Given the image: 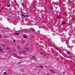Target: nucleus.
Instances as JSON below:
<instances>
[{
	"label": "nucleus",
	"mask_w": 75,
	"mask_h": 75,
	"mask_svg": "<svg viewBox=\"0 0 75 75\" xmlns=\"http://www.w3.org/2000/svg\"><path fill=\"white\" fill-rule=\"evenodd\" d=\"M57 7H55V8H56V9H57Z\"/></svg>",
	"instance_id": "16"
},
{
	"label": "nucleus",
	"mask_w": 75,
	"mask_h": 75,
	"mask_svg": "<svg viewBox=\"0 0 75 75\" xmlns=\"http://www.w3.org/2000/svg\"><path fill=\"white\" fill-rule=\"evenodd\" d=\"M21 4H22V6H23V7H25V6H24V4L23 3H22Z\"/></svg>",
	"instance_id": "5"
},
{
	"label": "nucleus",
	"mask_w": 75,
	"mask_h": 75,
	"mask_svg": "<svg viewBox=\"0 0 75 75\" xmlns=\"http://www.w3.org/2000/svg\"><path fill=\"white\" fill-rule=\"evenodd\" d=\"M56 50H57L58 51H59V50H58V49H57V48H56Z\"/></svg>",
	"instance_id": "14"
},
{
	"label": "nucleus",
	"mask_w": 75,
	"mask_h": 75,
	"mask_svg": "<svg viewBox=\"0 0 75 75\" xmlns=\"http://www.w3.org/2000/svg\"><path fill=\"white\" fill-rule=\"evenodd\" d=\"M33 31H35V30H34V29H33Z\"/></svg>",
	"instance_id": "13"
},
{
	"label": "nucleus",
	"mask_w": 75,
	"mask_h": 75,
	"mask_svg": "<svg viewBox=\"0 0 75 75\" xmlns=\"http://www.w3.org/2000/svg\"><path fill=\"white\" fill-rule=\"evenodd\" d=\"M6 72H5L4 73H3V74H5V73H6Z\"/></svg>",
	"instance_id": "11"
},
{
	"label": "nucleus",
	"mask_w": 75,
	"mask_h": 75,
	"mask_svg": "<svg viewBox=\"0 0 75 75\" xmlns=\"http://www.w3.org/2000/svg\"><path fill=\"white\" fill-rule=\"evenodd\" d=\"M42 54V53L41 52V55Z\"/></svg>",
	"instance_id": "17"
},
{
	"label": "nucleus",
	"mask_w": 75,
	"mask_h": 75,
	"mask_svg": "<svg viewBox=\"0 0 75 75\" xmlns=\"http://www.w3.org/2000/svg\"><path fill=\"white\" fill-rule=\"evenodd\" d=\"M13 42H16V40H13Z\"/></svg>",
	"instance_id": "10"
},
{
	"label": "nucleus",
	"mask_w": 75,
	"mask_h": 75,
	"mask_svg": "<svg viewBox=\"0 0 75 75\" xmlns=\"http://www.w3.org/2000/svg\"><path fill=\"white\" fill-rule=\"evenodd\" d=\"M67 52V54H71V52H70L69 51Z\"/></svg>",
	"instance_id": "7"
},
{
	"label": "nucleus",
	"mask_w": 75,
	"mask_h": 75,
	"mask_svg": "<svg viewBox=\"0 0 75 75\" xmlns=\"http://www.w3.org/2000/svg\"><path fill=\"white\" fill-rule=\"evenodd\" d=\"M50 72L54 74H56V72L55 71L53 70H50Z\"/></svg>",
	"instance_id": "1"
},
{
	"label": "nucleus",
	"mask_w": 75,
	"mask_h": 75,
	"mask_svg": "<svg viewBox=\"0 0 75 75\" xmlns=\"http://www.w3.org/2000/svg\"><path fill=\"white\" fill-rule=\"evenodd\" d=\"M61 23L62 24H63V25H64V24H66L65 22H62Z\"/></svg>",
	"instance_id": "2"
},
{
	"label": "nucleus",
	"mask_w": 75,
	"mask_h": 75,
	"mask_svg": "<svg viewBox=\"0 0 75 75\" xmlns=\"http://www.w3.org/2000/svg\"><path fill=\"white\" fill-rule=\"evenodd\" d=\"M38 67H40L41 68H43V66H40Z\"/></svg>",
	"instance_id": "6"
},
{
	"label": "nucleus",
	"mask_w": 75,
	"mask_h": 75,
	"mask_svg": "<svg viewBox=\"0 0 75 75\" xmlns=\"http://www.w3.org/2000/svg\"><path fill=\"white\" fill-rule=\"evenodd\" d=\"M0 51H1V52H2V51H3V49H0Z\"/></svg>",
	"instance_id": "9"
},
{
	"label": "nucleus",
	"mask_w": 75,
	"mask_h": 75,
	"mask_svg": "<svg viewBox=\"0 0 75 75\" xmlns=\"http://www.w3.org/2000/svg\"><path fill=\"white\" fill-rule=\"evenodd\" d=\"M18 58H20V57H18Z\"/></svg>",
	"instance_id": "18"
},
{
	"label": "nucleus",
	"mask_w": 75,
	"mask_h": 75,
	"mask_svg": "<svg viewBox=\"0 0 75 75\" xmlns=\"http://www.w3.org/2000/svg\"><path fill=\"white\" fill-rule=\"evenodd\" d=\"M1 35H0V38H1Z\"/></svg>",
	"instance_id": "15"
},
{
	"label": "nucleus",
	"mask_w": 75,
	"mask_h": 75,
	"mask_svg": "<svg viewBox=\"0 0 75 75\" xmlns=\"http://www.w3.org/2000/svg\"><path fill=\"white\" fill-rule=\"evenodd\" d=\"M47 75H50L49 74H47Z\"/></svg>",
	"instance_id": "19"
},
{
	"label": "nucleus",
	"mask_w": 75,
	"mask_h": 75,
	"mask_svg": "<svg viewBox=\"0 0 75 75\" xmlns=\"http://www.w3.org/2000/svg\"><path fill=\"white\" fill-rule=\"evenodd\" d=\"M24 16V14H23L22 15V16Z\"/></svg>",
	"instance_id": "12"
},
{
	"label": "nucleus",
	"mask_w": 75,
	"mask_h": 75,
	"mask_svg": "<svg viewBox=\"0 0 75 75\" xmlns=\"http://www.w3.org/2000/svg\"><path fill=\"white\" fill-rule=\"evenodd\" d=\"M10 6H11L10 5H8L7 7H10Z\"/></svg>",
	"instance_id": "8"
},
{
	"label": "nucleus",
	"mask_w": 75,
	"mask_h": 75,
	"mask_svg": "<svg viewBox=\"0 0 75 75\" xmlns=\"http://www.w3.org/2000/svg\"><path fill=\"white\" fill-rule=\"evenodd\" d=\"M15 34L16 35H19V33H15Z\"/></svg>",
	"instance_id": "4"
},
{
	"label": "nucleus",
	"mask_w": 75,
	"mask_h": 75,
	"mask_svg": "<svg viewBox=\"0 0 75 75\" xmlns=\"http://www.w3.org/2000/svg\"><path fill=\"white\" fill-rule=\"evenodd\" d=\"M35 60H36V59H35Z\"/></svg>",
	"instance_id": "20"
},
{
	"label": "nucleus",
	"mask_w": 75,
	"mask_h": 75,
	"mask_svg": "<svg viewBox=\"0 0 75 75\" xmlns=\"http://www.w3.org/2000/svg\"><path fill=\"white\" fill-rule=\"evenodd\" d=\"M23 37L24 38H27V36H25V35H24L23 36Z\"/></svg>",
	"instance_id": "3"
}]
</instances>
